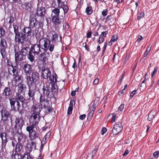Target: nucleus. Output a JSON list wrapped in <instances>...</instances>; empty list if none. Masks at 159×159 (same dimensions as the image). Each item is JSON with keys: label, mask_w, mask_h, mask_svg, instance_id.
<instances>
[{"label": "nucleus", "mask_w": 159, "mask_h": 159, "mask_svg": "<svg viewBox=\"0 0 159 159\" xmlns=\"http://www.w3.org/2000/svg\"><path fill=\"white\" fill-rule=\"evenodd\" d=\"M39 44L42 49L45 51L49 49L50 51L52 52L54 48V44L51 43L50 40L45 38H42L39 40Z\"/></svg>", "instance_id": "1"}, {"label": "nucleus", "mask_w": 159, "mask_h": 159, "mask_svg": "<svg viewBox=\"0 0 159 159\" xmlns=\"http://www.w3.org/2000/svg\"><path fill=\"white\" fill-rule=\"evenodd\" d=\"M42 104L38 103L33 106L31 110L33 112L30 118L31 121L35 120L37 121H40V112L42 109Z\"/></svg>", "instance_id": "2"}, {"label": "nucleus", "mask_w": 159, "mask_h": 159, "mask_svg": "<svg viewBox=\"0 0 159 159\" xmlns=\"http://www.w3.org/2000/svg\"><path fill=\"white\" fill-rule=\"evenodd\" d=\"M26 79L28 84H34L39 80V74L37 72L33 71L30 76H26Z\"/></svg>", "instance_id": "3"}, {"label": "nucleus", "mask_w": 159, "mask_h": 159, "mask_svg": "<svg viewBox=\"0 0 159 159\" xmlns=\"http://www.w3.org/2000/svg\"><path fill=\"white\" fill-rule=\"evenodd\" d=\"M9 100L11 109L14 111H18L20 107V102L18 101H16V99L13 98H9Z\"/></svg>", "instance_id": "4"}, {"label": "nucleus", "mask_w": 159, "mask_h": 159, "mask_svg": "<svg viewBox=\"0 0 159 159\" xmlns=\"http://www.w3.org/2000/svg\"><path fill=\"white\" fill-rule=\"evenodd\" d=\"M7 44L5 40L4 39H2L0 42V52L2 58H4L6 57V48L7 47Z\"/></svg>", "instance_id": "5"}, {"label": "nucleus", "mask_w": 159, "mask_h": 159, "mask_svg": "<svg viewBox=\"0 0 159 159\" xmlns=\"http://www.w3.org/2000/svg\"><path fill=\"white\" fill-rule=\"evenodd\" d=\"M1 120L3 122L7 121L10 117L9 112L5 108H3L1 111Z\"/></svg>", "instance_id": "6"}, {"label": "nucleus", "mask_w": 159, "mask_h": 159, "mask_svg": "<svg viewBox=\"0 0 159 159\" xmlns=\"http://www.w3.org/2000/svg\"><path fill=\"white\" fill-rule=\"evenodd\" d=\"M30 123L31 124V125L29 126H27L26 128V130L29 133V134H30L31 132H33L34 131L33 129L35 127V126L37 125L39 121L34 120L31 121L30 118Z\"/></svg>", "instance_id": "7"}, {"label": "nucleus", "mask_w": 159, "mask_h": 159, "mask_svg": "<svg viewBox=\"0 0 159 159\" xmlns=\"http://www.w3.org/2000/svg\"><path fill=\"white\" fill-rule=\"evenodd\" d=\"M25 39V35L23 33H19L15 34V40L16 42L23 43Z\"/></svg>", "instance_id": "8"}, {"label": "nucleus", "mask_w": 159, "mask_h": 159, "mask_svg": "<svg viewBox=\"0 0 159 159\" xmlns=\"http://www.w3.org/2000/svg\"><path fill=\"white\" fill-rule=\"evenodd\" d=\"M52 36L51 37V43H53L54 45V44L56 42H58L60 44H61V36L60 35L57 34L55 33V32H53L52 33Z\"/></svg>", "instance_id": "9"}, {"label": "nucleus", "mask_w": 159, "mask_h": 159, "mask_svg": "<svg viewBox=\"0 0 159 159\" xmlns=\"http://www.w3.org/2000/svg\"><path fill=\"white\" fill-rule=\"evenodd\" d=\"M122 129L121 123L118 122L114 125L112 129V132L114 134L116 135L121 131Z\"/></svg>", "instance_id": "10"}, {"label": "nucleus", "mask_w": 159, "mask_h": 159, "mask_svg": "<svg viewBox=\"0 0 159 159\" xmlns=\"http://www.w3.org/2000/svg\"><path fill=\"white\" fill-rule=\"evenodd\" d=\"M40 47L38 44H34L32 46L30 51L32 52L35 55H38L41 51Z\"/></svg>", "instance_id": "11"}, {"label": "nucleus", "mask_w": 159, "mask_h": 159, "mask_svg": "<svg viewBox=\"0 0 159 159\" xmlns=\"http://www.w3.org/2000/svg\"><path fill=\"white\" fill-rule=\"evenodd\" d=\"M0 137L2 139V143L6 145L7 140L9 138V136L6 133L1 132L0 133Z\"/></svg>", "instance_id": "12"}, {"label": "nucleus", "mask_w": 159, "mask_h": 159, "mask_svg": "<svg viewBox=\"0 0 159 159\" xmlns=\"http://www.w3.org/2000/svg\"><path fill=\"white\" fill-rule=\"evenodd\" d=\"M42 75L44 79H47L51 75V72L48 68H46L42 70Z\"/></svg>", "instance_id": "13"}, {"label": "nucleus", "mask_w": 159, "mask_h": 159, "mask_svg": "<svg viewBox=\"0 0 159 159\" xmlns=\"http://www.w3.org/2000/svg\"><path fill=\"white\" fill-rule=\"evenodd\" d=\"M45 9L43 7H38L37 10L36 14L37 16H42L45 14Z\"/></svg>", "instance_id": "14"}, {"label": "nucleus", "mask_w": 159, "mask_h": 159, "mask_svg": "<svg viewBox=\"0 0 159 159\" xmlns=\"http://www.w3.org/2000/svg\"><path fill=\"white\" fill-rule=\"evenodd\" d=\"M24 122L21 118H16L15 120L16 126L19 128L21 129L22 127Z\"/></svg>", "instance_id": "15"}, {"label": "nucleus", "mask_w": 159, "mask_h": 159, "mask_svg": "<svg viewBox=\"0 0 159 159\" xmlns=\"http://www.w3.org/2000/svg\"><path fill=\"white\" fill-rule=\"evenodd\" d=\"M23 69L26 74V76H28V74L31 72V67L30 65L26 64L24 65Z\"/></svg>", "instance_id": "16"}, {"label": "nucleus", "mask_w": 159, "mask_h": 159, "mask_svg": "<svg viewBox=\"0 0 159 159\" xmlns=\"http://www.w3.org/2000/svg\"><path fill=\"white\" fill-rule=\"evenodd\" d=\"M52 22L55 25L59 24L61 22V19L59 18V16H52Z\"/></svg>", "instance_id": "17"}, {"label": "nucleus", "mask_w": 159, "mask_h": 159, "mask_svg": "<svg viewBox=\"0 0 159 159\" xmlns=\"http://www.w3.org/2000/svg\"><path fill=\"white\" fill-rule=\"evenodd\" d=\"M107 31H105L102 32L101 34L99 36V39L98 40V42L101 44L102 43L104 40V37H106V35L107 34Z\"/></svg>", "instance_id": "18"}, {"label": "nucleus", "mask_w": 159, "mask_h": 159, "mask_svg": "<svg viewBox=\"0 0 159 159\" xmlns=\"http://www.w3.org/2000/svg\"><path fill=\"white\" fill-rule=\"evenodd\" d=\"M52 4L53 6L60 8L63 5V2L61 0H53Z\"/></svg>", "instance_id": "19"}, {"label": "nucleus", "mask_w": 159, "mask_h": 159, "mask_svg": "<svg viewBox=\"0 0 159 159\" xmlns=\"http://www.w3.org/2000/svg\"><path fill=\"white\" fill-rule=\"evenodd\" d=\"M30 26L33 28L37 25L38 22L36 19L35 18H31L30 20Z\"/></svg>", "instance_id": "20"}, {"label": "nucleus", "mask_w": 159, "mask_h": 159, "mask_svg": "<svg viewBox=\"0 0 159 159\" xmlns=\"http://www.w3.org/2000/svg\"><path fill=\"white\" fill-rule=\"evenodd\" d=\"M43 90V94L47 96H48L49 95L50 93V89L47 85H46L45 86V85H44Z\"/></svg>", "instance_id": "21"}, {"label": "nucleus", "mask_w": 159, "mask_h": 159, "mask_svg": "<svg viewBox=\"0 0 159 159\" xmlns=\"http://www.w3.org/2000/svg\"><path fill=\"white\" fill-rule=\"evenodd\" d=\"M97 150V148H95L90 153L88 154L87 159H93Z\"/></svg>", "instance_id": "22"}, {"label": "nucleus", "mask_w": 159, "mask_h": 159, "mask_svg": "<svg viewBox=\"0 0 159 159\" xmlns=\"http://www.w3.org/2000/svg\"><path fill=\"white\" fill-rule=\"evenodd\" d=\"M10 68H8V71L9 73L11 75H16L17 74V71L14 69L12 66H11Z\"/></svg>", "instance_id": "23"}, {"label": "nucleus", "mask_w": 159, "mask_h": 159, "mask_svg": "<svg viewBox=\"0 0 159 159\" xmlns=\"http://www.w3.org/2000/svg\"><path fill=\"white\" fill-rule=\"evenodd\" d=\"M11 93V91L10 88L6 87L3 90V94L6 96H8Z\"/></svg>", "instance_id": "24"}, {"label": "nucleus", "mask_w": 159, "mask_h": 159, "mask_svg": "<svg viewBox=\"0 0 159 159\" xmlns=\"http://www.w3.org/2000/svg\"><path fill=\"white\" fill-rule=\"evenodd\" d=\"M16 99L19 100L21 102H24L25 100V99L24 98L23 96L19 93H17L15 96Z\"/></svg>", "instance_id": "25"}, {"label": "nucleus", "mask_w": 159, "mask_h": 159, "mask_svg": "<svg viewBox=\"0 0 159 159\" xmlns=\"http://www.w3.org/2000/svg\"><path fill=\"white\" fill-rule=\"evenodd\" d=\"M30 138L32 139H34L38 138L39 136V134L37 132L33 131L30 134H29Z\"/></svg>", "instance_id": "26"}, {"label": "nucleus", "mask_w": 159, "mask_h": 159, "mask_svg": "<svg viewBox=\"0 0 159 159\" xmlns=\"http://www.w3.org/2000/svg\"><path fill=\"white\" fill-rule=\"evenodd\" d=\"M23 57L21 54L17 52L15 54V60L16 61H19L23 59Z\"/></svg>", "instance_id": "27"}, {"label": "nucleus", "mask_w": 159, "mask_h": 159, "mask_svg": "<svg viewBox=\"0 0 159 159\" xmlns=\"http://www.w3.org/2000/svg\"><path fill=\"white\" fill-rule=\"evenodd\" d=\"M60 13L59 9L57 8H55L52 11V16H59Z\"/></svg>", "instance_id": "28"}, {"label": "nucleus", "mask_w": 159, "mask_h": 159, "mask_svg": "<svg viewBox=\"0 0 159 159\" xmlns=\"http://www.w3.org/2000/svg\"><path fill=\"white\" fill-rule=\"evenodd\" d=\"M23 32L25 34V33L28 36H30L31 34V29L29 27H25L23 30Z\"/></svg>", "instance_id": "29"}, {"label": "nucleus", "mask_w": 159, "mask_h": 159, "mask_svg": "<svg viewBox=\"0 0 159 159\" xmlns=\"http://www.w3.org/2000/svg\"><path fill=\"white\" fill-rule=\"evenodd\" d=\"M22 145L20 143H17L15 148L16 152H20L22 150Z\"/></svg>", "instance_id": "30"}, {"label": "nucleus", "mask_w": 159, "mask_h": 159, "mask_svg": "<svg viewBox=\"0 0 159 159\" xmlns=\"http://www.w3.org/2000/svg\"><path fill=\"white\" fill-rule=\"evenodd\" d=\"M34 90L33 89H31V87H30L28 95L30 98H31V99L33 100L34 98Z\"/></svg>", "instance_id": "31"}, {"label": "nucleus", "mask_w": 159, "mask_h": 159, "mask_svg": "<svg viewBox=\"0 0 159 159\" xmlns=\"http://www.w3.org/2000/svg\"><path fill=\"white\" fill-rule=\"evenodd\" d=\"M51 90L52 92L55 93L57 92L58 90V87L57 85L55 84V83H51Z\"/></svg>", "instance_id": "32"}, {"label": "nucleus", "mask_w": 159, "mask_h": 159, "mask_svg": "<svg viewBox=\"0 0 159 159\" xmlns=\"http://www.w3.org/2000/svg\"><path fill=\"white\" fill-rule=\"evenodd\" d=\"M57 76L55 74L54 75H50L49 77V79L51 83H55L57 82V79L56 78Z\"/></svg>", "instance_id": "33"}, {"label": "nucleus", "mask_w": 159, "mask_h": 159, "mask_svg": "<svg viewBox=\"0 0 159 159\" xmlns=\"http://www.w3.org/2000/svg\"><path fill=\"white\" fill-rule=\"evenodd\" d=\"M156 112L154 111H151L149 114L148 120L149 121H150L156 115Z\"/></svg>", "instance_id": "34"}, {"label": "nucleus", "mask_w": 159, "mask_h": 159, "mask_svg": "<svg viewBox=\"0 0 159 159\" xmlns=\"http://www.w3.org/2000/svg\"><path fill=\"white\" fill-rule=\"evenodd\" d=\"M33 53L32 52L30 51L29 54L27 56L28 58L31 62H33L34 59V56L35 55H33Z\"/></svg>", "instance_id": "35"}, {"label": "nucleus", "mask_w": 159, "mask_h": 159, "mask_svg": "<svg viewBox=\"0 0 159 159\" xmlns=\"http://www.w3.org/2000/svg\"><path fill=\"white\" fill-rule=\"evenodd\" d=\"M39 59L43 61H45L47 59L45 55V52H43L39 56Z\"/></svg>", "instance_id": "36"}, {"label": "nucleus", "mask_w": 159, "mask_h": 159, "mask_svg": "<svg viewBox=\"0 0 159 159\" xmlns=\"http://www.w3.org/2000/svg\"><path fill=\"white\" fill-rule=\"evenodd\" d=\"M97 104V102H95V101H94L93 102H92L91 103V105H92L91 107L90 108V110L94 111L95 108H96V106Z\"/></svg>", "instance_id": "37"}, {"label": "nucleus", "mask_w": 159, "mask_h": 159, "mask_svg": "<svg viewBox=\"0 0 159 159\" xmlns=\"http://www.w3.org/2000/svg\"><path fill=\"white\" fill-rule=\"evenodd\" d=\"M85 12L88 15L91 14L93 12L92 7H87L86 9Z\"/></svg>", "instance_id": "38"}, {"label": "nucleus", "mask_w": 159, "mask_h": 159, "mask_svg": "<svg viewBox=\"0 0 159 159\" xmlns=\"http://www.w3.org/2000/svg\"><path fill=\"white\" fill-rule=\"evenodd\" d=\"M27 49L26 48H24L21 50L20 52H19L20 54H21V55H22L23 57L24 56L26 55L27 54Z\"/></svg>", "instance_id": "39"}, {"label": "nucleus", "mask_w": 159, "mask_h": 159, "mask_svg": "<svg viewBox=\"0 0 159 159\" xmlns=\"http://www.w3.org/2000/svg\"><path fill=\"white\" fill-rule=\"evenodd\" d=\"M12 159H22V156L18 154H15L12 156Z\"/></svg>", "instance_id": "40"}, {"label": "nucleus", "mask_w": 159, "mask_h": 159, "mask_svg": "<svg viewBox=\"0 0 159 159\" xmlns=\"http://www.w3.org/2000/svg\"><path fill=\"white\" fill-rule=\"evenodd\" d=\"M24 135L23 134L20 133L17 134L18 142L20 143L22 141Z\"/></svg>", "instance_id": "41"}, {"label": "nucleus", "mask_w": 159, "mask_h": 159, "mask_svg": "<svg viewBox=\"0 0 159 159\" xmlns=\"http://www.w3.org/2000/svg\"><path fill=\"white\" fill-rule=\"evenodd\" d=\"M94 111H93L90 110V112L88 113V119L89 120H90L91 119L92 117H93V114L94 113Z\"/></svg>", "instance_id": "42"}, {"label": "nucleus", "mask_w": 159, "mask_h": 159, "mask_svg": "<svg viewBox=\"0 0 159 159\" xmlns=\"http://www.w3.org/2000/svg\"><path fill=\"white\" fill-rule=\"evenodd\" d=\"M23 159H32V157L29 153H26L23 156Z\"/></svg>", "instance_id": "43"}, {"label": "nucleus", "mask_w": 159, "mask_h": 159, "mask_svg": "<svg viewBox=\"0 0 159 159\" xmlns=\"http://www.w3.org/2000/svg\"><path fill=\"white\" fill-rule=\"evenodd\" d=\"M62 8L65 13L67 12L68 11L69 9L68 7L67 6L64 5L63 3V5H62V7H60V8Z\"/></svg>", "instance_id": "44"}, {"label": "nucleus", "mask_w": 159, "mask_h": 159, "mask_svg": "<svg viewBox=\"0 0 159 159\" xmlns=\"http://www.w3.org/2000/svg\"><path fill=\"white\" fill-rule=\"evenodd\" d=\"M18 92L19 93H21L24 89L23 85L20 84L18 86Z\"/></svg>", "instance_id": "45"}, {"label": "nucleus", "mask_w": 159, "mask_h": 159, "mask_svg": "<svg viewBox=\"0 0 159 159\" xmlns=\"http://www.w3.org/2000/svg\"><path fill=\"white\" fill-rule=\"evenodd\" d=\"M5 34V30L2 28H0V37H2Z\"/></svg>", "instance_id": "46"}, {"label": "nucleus", "mask_w": 159, "mask_h": 159, "mask_svg": "<svg viewBox=\"0 0 159 159\" xmlns=\"http://www.w3.org/2000/svg\"><path fill=\"white\" fill-rule=\"evenodd\" d=\"M117 39L118 36L117 35H114L112 36L111 39V41L112 42H115L117 40Z\"/></svg>", "instance_id": "47"}, {"label": "nucleus", "mask_w": 159, "mask_h": 159, "mask_svg": "<svg viewBox=\"0 0 159 159\" xmlns=\"http://www.w3.org/2000/svg\"><path fill=\"white\" fill-rule=\"evenodd\" d=\"M113 19V18L111 16H108L106 19V21L107 22L109 23L111 22V20Z\"/></svg>", "instance_id": "48"}, {"label": "nucleus", "mask_w": 159, "mask_h": 159, "mask_svg": "<svg viewBox=\"0 0 159 159\" xmlns=\"http://www.w3.org/2000/svg\"><path fill=\"white\" fill-rule=\"evenodd\" d=\"M124 104H121L119 107L118 109V111L119 112H120L122 111V110H123V109L124 108Z\"/></svg>", "instance_id": "49"}, {"label": "nucleus", "mask_w": 159, "mask_h": 159, "mask_svg": "<svg viewBox=\"0 0 159 159\" xmlns=\"http://www.w3.org/2000/svg\"><path fill=\"white\" fill-rule=\"evenodd\" d=\"M45 100L44 97L42 96H41L40 99V104H42L43 102H45Z\"/></svg>", "instance_id": "50"}, {"label": "nucleus", "mask_w": 159, "mask_h": 159, "mask_svg": "<svg viewBox=\"0 0 159 159\" xmlns=\"http://www.w3.org/2000/svg\"><path fill=\"white\" fill-rule=\"evenodd\" d=\"M73 107H70L68 108V110H67V114L68 115H69L71 114L72 111V110Z\"/></svg>", "instance_id": "51"}, {"label": "nucleus", "mask_w": 159, "mask_h": 159, "mask_svg": "<svg viewBox=\"0 0 159 159\" xmlns=\"http://www.w3.org/2000/svg\"><path fill=\"white\" fill-rule=\"evenodd\" d=\"M35 142L34 141H32L31 142V147L32 148H35L36 146H35Z\"/></svg>", "instance_id": "52"}, {"label": "nucleus", "mask_w": 159, "mask_h": 159, "mask_svg": "<svg viewBox=\"0 0 159 159\" xmlns=\"http://www.w3.org/2000/svg\"><path fill=\"white\" fill-rule=\"evenodd\" d=\"M14 32L16 34L18 33V27L16 25L14 26Z\"/></svg>", "instance_id": "53"}, {"label": "nucleus", "mask_w": 159, "mask_h": 159, "mask_svg": "<svg viewBox=\"0 0 159 159\" xmlns=\"http://www.w3.org/2000/svg\"><path fill=\"white\" fill-rule=\"evenodd\" d=\"M159 151H157L153 153V156L155 158H157L159 156Z\"/></svg>", "instance_id": "54"}, {"label": "nucleus", "mask_w": 159, "mask_h": 159, "mask_svg": "<svg viewBox=\"0 0 159 159\" xmlns=\"http://www.w3.org/2000/svg\"><path fill=\"white\" fill-rule=\"evenodd\" d=\"M107 9H105L102 12V14L104 16H106L107 15Z\"/></svg>", "instance_id": "55"}, {"label": "nucleus", "mask_w": 159, "mask_h": 159, "mask_svg": "<svg viewBox=\"0 0 159 159\" xmlns=\"http://www.w3.org/2000/svg\"><path fill=\"white\" fill-rule=\"evenodd\" d=\"M75 101L73 100H71L70 102L69 107H73V104H75Z\"/></svg>", "instance_id": "56"}, {"label": "nucleus", "mask_w": 159, "mask_h": 159, "mask_svg": "<svg viewBox=\"0 0 159 159\" xmlns=\"http://www.w3.org/2000/svg\"><path fill=\"white\" fill-rule=\"evenodd\" d=\"M107 129L105 128H103L101 130V134L102 135H103L107 131Z\"/></svg>", "instance_id": "57"}, {"label": "nucleus", "mask_w": 159, "mask_h": 159, "mask_svg": "<svg viewBox=\"0 0 159 159\" xmlns=\"http://www.w3.org/2000/svg\"><path fill=\"white\" fill-rule=\"evenodd\" d=\"M136 91V90H134L131 93L130 95L131 98L132 97L134 96V95L135 94Z\"/></svg>", "instance_id": "58"}, {"label": "nucleus", "mask_w": 159, "mask_h": 159, "mask_svg": "<svg viewBox=\"0 0 159 159\" xmlns=\"http://www.w3.org/2000/svg\"><path fill=\"white\" fill-rule=\"evenodd\" d=\"M14 21V18L12 16H10V20H9V22L10 23H12Z\"/></svg>", "instance_id": "59"}, {"label": "nucleus", "mask_w": 159, "mask_h": 159, "mask_svg": "<svg viewBox=\"0 0 159 159\" xmlns=\"http://www.w3.org/2000/svg\"><path fill=\"white\" fill-rule=\"evenodd\" d=\"M86 117V115L85 114H83L80 115V116L79 118L81 120H83Z\"/></svg>", "instance_id": "60"}, {"label": "nucleus", "mask_w": 159, "mask_h": 159, "mask_svg": "<svg viewBox=\"0 0 159 159\" xmlns=\"http://www.w3.org/2000/svg\"><path fill=\"white\" fill-rule=\"evenodd\" d=\"M158 69V67H157V66H156L154 68V71L153 73L152 74V77L153 75L155 73H156L157 71V70Z\"/></svg>", "instance_id": "61"}, {"label": "nucleus", "mask_w": 159, "mask_h": 159, "mask_svg": "<svg viewBox=\"0 0 159 159\" xmlns=\"http://www.w3.org/2000/svg\"><path fill=\"white\" fill-rule=\"evenodd\" d=\"M116 115L115 114H113V116L112 118V121L114 122L115 121Z\"/></svg>", "instance_id": "62"}, {"label": "nucleus", "mask_w": 159, "mask_h": 159, "mask_svg": "<svg viewBox=\"0 0 159 159\" xmlns=\"http://www.w3.org/2000/svg\"><path fill=\"white\" fill-rule=\"evenodd\" d=\"M99 82V80L98 79H95L93 81V84H97Z\"/></svg>", "instance_id": "63"}, {"label": "nucleus", "mask_w": 159, "mask_h": 159, "mask_svg": "<svg viewBox=\"0 0 159 159\" xmlns=\"http://www.w3.org/2000/svg\"><path fill=\"white\" fill-rule=\"evenodd\" d=\"M91 35V32H88L87 34V38H90Z\"/></svg>", "instance_id": "64"}]
</instances>
